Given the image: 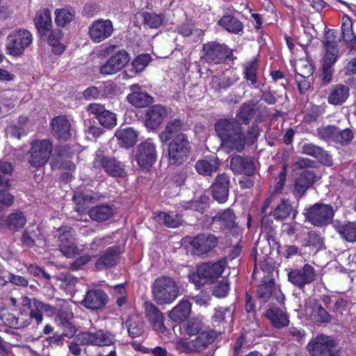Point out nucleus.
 I'll return each mask as SVG.
<instances>
[{
  "instance_id": "58836bf2",
  "label": "nucleus",
  "mask_w": 356,
  "mask_h": 356,
  "mask_svg": "<svg viewBox=\"0 0 356 356\" xmlns=\"http://www.w3.org/2000/svg\"><path fill=\"white\" fill-rule=\"evenodd\" d=\"M218 24L229 33L238 34L243 31V25L241 21L232 15H225Z\"/></svg>"
},
{
  "instance_id": "f3484780",
  "label": "nucleus",
  "mask_w": 356,
  "mask_h": 356,
  "mask_svg": "<svg viewBox=\"0 0 356 356\" xmlns=\"http://www.w3.org/2000/svg\"><path fill=\"white\" fill-rule=\"evenodd\" d=\"M315 277V270L309 264H305L302 268L293 269L288 273L289 281L299 289L314 282Z\"/></svg>"
},
{
  "instance_id": "603ef678",
  "label": "nucleus",
  "mask_w": 356,
  "mask_h": 356,
  "mask_svg": "<svg viewBox=\"0 0 356 356\" xmlns=\"http://www.w3.org/2000/svg\"><path fill=\"white\" fill-rule=\"evenodd\" d=\"M204 325L202 319L199 318H193L190 319L186 326V332L190 336L197 335L202 332H207L204 330Z\"/></svg>"
},
{
  "instance_id": "2eb2a0df",
  "label": "nucleus",
  "mask_w": 356,
  "mask_h": 356,
  "mask_svg": "<svg viewBox=\"0 0 356 356\" xmlns=\"http://www.w3.org/2000/svg\"><path fill=\"white\" fill-rule=\"evenodd\" d=\"M334 342L329 337L323 334L313 339L307 345V349L312 356H339L334 353L332 348Z\"/></svg>"
},
{
  "instance_id": "473e14b6",
  "label": "nucleus",
  "mask_w": 356,
  "mask_h": 356,
  "mask_svg": "<svg viewBox=\"0 0 356 356\" xmlns=\"http://www.w3.org/2000/svg\"><path fill=\"white\" fill-rule=\"evenodd\" d=\"M349 96V88L343 84H336L330 89L327 102L332 105L343 104Z\"/></svg>"
},
{
  "instance_id": "cd10ccee",
  "label": "nucleus",
  "mask_w": 356,
  "mask_h": 356,
  "mask_svg": "<svg viewBox=\"0 0 356 356\" xmlns=\"http://www.w3.org/2000/svg\"><path fill=\"white\" fill-rule=\"evenodd\" d=\"M33 22L41 36L47 35L52 26L51 12L48 8H43L37 12Z\"/></svg>"
},
{
  "instance_id": "4d7b16f0",
  "label": "nucleus",
  "mask_w": 356,
  "mask_h": 356,
  "mask_svg": "<svg viewBox=\"0 0 356 356\" xmlns=\"http://www.w3.org/2000/svg\"><path fill=\"white\" fill-rule=\"evenodd\" d=\"M337 127L333 125H327L317 129L318 136L326 141L335 142Z\"/></svg>"
},
{
  "instance_id": "bb28decb",
  "label": "nucleus",
  "mask_w": 356,
  "mask_h": 356,
  "mask_svg": "<svg viewBox=\"0 0 356 356\" xmlns=\"http://www.w3.org/2000/svg\"><path fill=\"white\" fill-rule=\"evenodd\" d=\"M107 300L106 294L100 289L87 292L82 304L90 309H99L105 306Z\"/></svg>"
},
{
  "instance_id": "f8f14e48",
  "label": "nucleus",
  "mask_w": 356,
  "mask_h": 356,
  "mask_svg": "<svg viewBox=\"0 0 356 356\" xmlns=\"http://www.w3.org/2000/svg\"><path fill=\"white\" fill-rule=\"evenodd\" d=\"M94 165L101 167L110 176L113 177H122L125 176L124 165L116 159L104 156L102 153H97Z\"/></svg>"
},
{
  "instance_id": "6e6d98bb",
  "label": "nucleus",
  "mask_w": 356,
  "mask_h": 356,
  "mask_svg": "<svg viewBox=\"0 0 356 356\" xmlns=\"http://www.w3.org/2000/svg\"><path fill=\"white\" fill-rule=\"evenodd\" d=\"M305 245L317 251L321 250L323 247V239L318 233L314 231H311L307 233Z\"/></svg>"
},
{
  "instance_id": "9d476101",
  "label": "nucleus",
  "mask_w": 356,
  "mask_h": 356,
  "mask_svg": "<svg viewBox=\"0 0 356 356\" xmlns=\"http://www.w3.org/2000/svg\"><path fill=\"white\" fill-rule=\"evenodd\" d=\"M192 253L197 256H204L211 252L218 243V237L211 234H198L190 238Z\"/></svg>"
},
{
  "instance_id": "7c9ffc66",
  "label": "nucleus",
  "mask_w": 356,
  "mask_h": 356,
  "mask_svg": "<svg viewBox=\"0 0 356 356\" xmlns=\"http://www.w3.org/2000/svg\"><path fill=\"white\" fill-rule=\"evenodd\" d=\"M315 165V162L306 158L298 159L294 163L295 169H302L300 173L303 177L304 181L307 182L308 186L310 187L316 181V176L312 168Z\"/></svg>"
},
{
  "instance_id": "7ed1b4c3",
  "label": "nucleus",
  "mask_w": 356,
  "mask_h": 356,
  "mask_svg": "<svg viewBox=\"0 0 356 356\" xmlns=\"http://www.w3.org/2000/svg\"><path fill=\"white\" fill-rule=\"evenodd\" d=\"M227 266L222 259L216 262H207L198 266L197 272L190 275V280L198 288L206 283H212L220 277Z\"/></svg>"
},
{
  "instance_id": "69168bd1",
  "label": "nucleus",
  "mask_w": 356,
  "mask_h": 356,
  "mask_svg": "<svg viewBox=\"0 0 356 356\" xmlns=\"http://www.w3.org/2000/svg\"><path fill=\"white\" fill-rule=\"evenodd\" d=\"M353 138V134L350 129H345L342 131H340L337 128L335 143H340L341 145L346 144L351 141Z\"/></svg>"
},
{
  "instance_id": "a211bd4d",
  "label": "nucleus",
  "mask_w": 356,
  "mask_h": 356,
  "mask_svg": "<svg viewBox=\"0 0 356 356\" xmlns=\"http://www.w3.org/2000/svg\"><path fill=\"white\" fill-rule=\"evenodd\" d=\"M170 112V108L161 104L150 106L145 115V127L152 130L158 129Z\"/></svg>"
},
{
  "instance_id": "774afa93",
  "label": "nucleus",
  "mask_w": 356,
  "mask_h": 356,
  "mask_svg": "<svg viewBox=\"0 0 356 356\" xmlns=\"http://www.w3.org/2000/svg\"><path fill=\"white\" fill-rule=\"evenodd\" d=\"M120 71V69L109 58L99 67L100 73L104 75H112Z\"/></svg>"
},
{
  "instance_id": "a878e982",
  "label": "nucleus",
  "mask_w": 356,
  "mask_h": 356,
  "mask_svg": "<svg viewBox=\"0 0 356 356\" xmlns=\"http://www.w3.org/2000/svg\"><path fill=\"white\" fill-rule=\"evenodd\" d=\"M230 168L235 174H244L248 177L254 172V163L250 158L234 156L230 161Z\"/></svg>"
},
{
  "instance_id": "864d4df0",
  "label": "nucleus",
  "mask_w": 356,
  "mask_h": 356,
  "mask_svg": "<svg viewBox=\"0 0 356 356\" xmlns=\"http://www.w3.org/2000/svg\"><path fill=\"white\" fill-rule=\"evenodd\" d=\"M292 211V207L287 200H282L273 211V216L276 219H285Z\"/></svg>"
},
{
  "instance_id": "052dcab7",
  "label": "nucleus",
  "mask_w": 356,
  "mask_h": 356,
  "mask_svg": "<svg viewBox=\"0 0 356 356\" xmlns=\"http://www.w3.org/2000/svg\"><path fill=\"white\" fill-rule=\"evenodd\" d=\"M145 24L151 29H156L161 26L163 18L161 15L156 13H145L143 14Z\"/></svg>"
},
{
  "instance_id": "bf43d9fd",
  "label": "nucleus",
  "mask_w": 356,
  "mask_h": 356,
  "mask_svg": "<svg viewBox=\"0 0 356 356\" xmlns=\"http://www.w3.org/2000/svg\"><path fill=\"white\" fill-rule=\"evenodd\" d=\"M109 59L120 70H122L129 63V56L124 50H120L109 58Z\"/></svg>"
},
{
  "instance_id": "6e6552de",
  "label": "nucleus",
  "mask_w": 356,
  "mask_h": 356,
  "mask_svg": "<svg viewBox=\"0 0 356 356\" xmlns=\"http://www.w3.org/2000/svg\"><path fill=\"white\" fill-rule=\"evenodd\" d=\"M306 219L316 227L328 225L334 217V210L331 205L315 204L306 212Z\"/></svg>"
},
{
  "instance_id": "a18cd8bd",
  "label": "nucleus",
  "mask_w": 356,
  "mask_h": 356,
  "mask_svg": "<svg viewBox=\"0 0 356 356\" xmlns=\"http://www.w3.org/2000/svg\"><path fill=\"white\" fill-rule=\"evenodd\" d=\"M126 326L129 336L132 337H139L144 332L143 323L138 316H130L126 322Z\"/></svg>"
},
{
  "instance_id": "ea45409f",
  "label": "nucleus",
  "mask_w": 356,
  "mask_h": 356,
  "mask_svg": "<svg viewBox=\"0 0 356 356\" xmlns=\"http://www.w3.org/2000/svg\"><path fill=\"white\" fill-rule=\"evenodd\" d=\"M301 152L318 159L322 162H330V158L321 147L312 143H303L301 146Z\"/></svg>"
},
{
  "instance_id": "c85d7f7f",
  "label": "nucleus",
  "mask_w": 356,
  "mask_h": 356,
  "mask_svg": "<svg viewBox=\"0 0 356 356\" xmlns=\"http://www.w3.org/2000/svg\"><path fill=\"white\" fill-rule=\"evenodd\" d=\"M120 252L121 250L118 246L108 248L97 260L95 263L96 268L102 270L113 266L116 264Z\"/></svg>"
},
{
  "instance_id": "0eeeda50",
  "label": "nucleus",
  "mask_w": 356,
  "mask_h": 356,
  "mask_svg": "<svg viewBox=\"0 0 356 356\" xmlns=\"http://www.w3.org/2000/svg\"><path fill=\"white\" fill-rule=\"evenodd\" d=\"M52 151V144L48 139L34 141L29 150L28 161L33 168L44 165L48 161Z\"/></svg>"
},
{
  "instance_id": "4c0bfd02",
  "label": "nucleus",
  "mask_w": 356,
  "mask_h": 356,
  "mask_svg": "<svg viewBox=\"0 0 356 356\" xmlns=\"http://www.w3.org/2000/svg\"><path fill=\"white\" fill-rule=\"evenodd\" d=\"M154 217L156 221L166 227L170 228H176L179 227L182 223V218L180 215L175 213H168L165 212L155 213Z\"/></svg>"
},
{
  "instance_id": "e2e57ef3",
  "label": "nucleus",
  "mask_w": 356,
  "mask_h": 356,
  "mask_svg": "<svg viewBox=\"0 0 356 356\" xmlns=\"http://www.w3.org/2000/svg\"><path fill=\"white\" fill-rule=\"evenodd\" d=\"M151 60L149 54H145L139 55L132 62L131 65L136 72H142Z\"/></svg>"
},
{
  "instance_id": "37998d69",
  "label": "nucleus",
  "mask_w": 356,
  "mask_h": 356,
  "mask_svg": "<svg viewBox=\"0 0 356 356\" xmlns=\"http://www.w3.org/2000/svg\"><path fill=\"white\" fill-rule=\"evenodd\" d=\"M63 325L65 327L69 329L68 331H64L62 334H54L52 337H49L47 339V341L50 346H61L63 345L64 337H72L76 332V329L72 324L65 321L63 323Z\"/></svg>"
},
{
  "instance_id": "338daca9",
  "label": "nucleus",
  "mask_w": 356,
  "mask_h": 356,
  "mask_svg": "<svg viewBox=\"0 0 356 356\" xmlns=\"http://www.w3.org/2000/svg\"><path fill=\"white\" fill-rule=\"evenodd\" d=\"M307 182L305 181L303 177L300 176L296 179L294 185V193L296 196L302 197L305 195L307 190L309 188Z\"/></svg>"
},
{
  "instance_id": "1a4fd4ad",
  "label": "nucleus",
  "mask_w": 356,
  "mask_h": 356,
  "mask_svg": "<svg viewBox=\"0 0 356 356\" xmlns=\"http://www.w3.org/2000/svg\"><path fill=\"white\" fill-rule=\"evenodd\" d=\"M58 237L60 251L67 257L72 258L79 254L80 250L76 245L75 232L69 227H61L56 232Z\"/></svg>"
},
{
  "instance_id": "09e8293b",
  "label": "nucleus",
  "mask_w": 356,
  "mask_h": 356,
  "mask_svg": "<svg viewBox=\"0 0 356 356\" xmlns=\"http://www.w3.org/2000/svg\"><path fill=\"white\" fill-rule=\"evenodd\" d=\"M325 54L322 60V64L333 65L336 62L338 56L337 42H329L327 46H324Z\"/></svg>"
},
{
  "instance_id": "0e129e2a",
  "label": "nucleus",
  "mask_w": 356,
  "mask_h": 356,
  "mask_svg": "<svg viewBox=\"0 0 356 356\" xmlns=\"http://www.w3.org/2000/svg\"><path fill=\"white\" fill-rule=\"evenodd\" d=\"M296 72L302 78H308L313 74V67L303 60H300L296 67Z\"/></svg>"
},
{
  "instance_id": "4be33fe9",
  "label": "nucleus",
  "mask_w": 356,
  "mask_h": 356,
  "mask_svg": "<svg viewBox=\"0 0 356 356\" xmlns=\"http://www.w3.org/2000/svg\"><path fill=\"white\" fill-rule=\"evenodd\" d=\"M275 289V283L273 279L267 277L258 286L257 289V297L263 302H266L269 300L273 293H275L277 300L280 302H283L284 299L283 294L281 291L276 292Z\"/></svg>"
},
{
  "instance_id": "de8ad7c7",
  "label": "nucleus",
  "mask_w": 356,
  "mask_h": 356,
  "mask_svg": "<svg viewBox=\"0 0 356 356\" xmlns=\"http://www.w3.org/2000/svg\"><path fill=\"white\" fill-rule=\"evenodd\" d=\"M339 234L346 241L350 242L356 241V223L348 222L337 227Z\"/></svg>"
},
{
  "instance_id": "dca6fc26",
  "label": "nucleus",
  "mask_w": 356,
  "mask_h": 356,
  "mask_svg": "<svg viewBox=\"0 0 356 356\" xmlns=\"http://www.w3.org/2000/svg\"><path fill=\"white\" fill-rule=\"evenodd\" d=\"M113 32V23L109 19H97L88 27V35L95 43H99L109 38Z\"/></svg>"
},
{
  "instance_id": "3c124183",
  "label": "nucleus",
  "mask_w": 356,
  "mask_h": 356,
  "mask_svg": "<svg viewBox=\"0 0 356 356\" xmlns=\"http://www.w3.org/2000/svg\"><path fill=\"white\" fill-rule=\"evenodd\" d=\"M63 35L62 31L58 29L51 30L47 37V42L49 45L55 48L57 54H60L64 51V46L60 44V40Z\"/></svg>"
},
{
  "instance_id": "c03bdc74",
  "label": "nucleus",
  "mask_w": 356,
  "mask_h": 356,
  "mask_svg": "<svg viewBox=\"0 0 356 356\" xmlns=\"http://www.w3.org/2000/svg\"><path fill=\"white\" fill-rule=\"evenodd\" d=\"M55 23L58 26L64 27L75 17L74 10L69 8H58L55 10Z\"/></svg>"
},
{
  "instance_id": "aec40b11",
  "label": "nucleus",
  "mask_w": 356,
  "mask_h": 356,
  "mask_svg": "<svg viewBox=\"0 0 356 356\" xmlns=\"http://www.w3.org/2000/svg\"><path fill=\"white\" fill-rule=\"evenodd\" d=\"M145 314L153 330L159 333H163L166 327L163 323V316L159 309L153 303H144Z\"/></svg>"
},
{
  "instance_id": "c756f323",
  "label": "nucleus",
  "mask_w": 356,
  "mask_h": 356,
  "mask_svg": "<svg viewBox=\"0 0 356 356\" xmlns=\"http://www.w3.org/2000/svg\"><path fill=\"white\" fill-rule=\"evenodd\" d=\"M220 166V161L216 156L206 157L204 159L198 160L195 163V170L199 175L204 176H211L216 172Z\"/></svg>"
},
{
  "instance_id": "9b49d317",
  "label": "nucleus",
  "mask_w": 356,
  "mask_h": 356,
  "mask_svg": "<svg viewBox=\"0 0 356 356\" xmlns=\"http://www.w3.org/2000/svg\"><path fill=\"white\" fill-rule=\"evenodd\" d=\"M77 341L82 344H91L99 346H112L115 343V337L111 333L98 330L95 332H85L77 335Z\"/></svg>"
},
{
  "instance_id": "5fc2aeb1",
  "label": "nucleus",
  "mask_w": 356,
  "mask_h": 356,
  "mask_svg": "<svg viewBox=\"0 0 356 356\" xmlns=\"http://www.w3.org/2000/svg\"><path fill=\"white\" fill-rule=\"evenodd\" d=\"M209 198L206 196H201L200 200L186 202L183 205L184 209H192L202 213L207 207Z\"/></svg>"
},
{
  "instance_id": "20e7f679",
  "label": "nucleus",
  "mask_w": 356,
  "mask_h": 356,
  "mask_svg": "<svg viewBox=\"0 0 356 356\" xmlns=\"http://www.w3.org/2000/svg\"><path fill=\"white\" fill-rule=\"evenodd\" d=\"M216 337V333L212 330L202 332L197 334L195 339L187 341L179 339L176 341L177 349L186 354L200 353L204 350L209 344L213 343Z\"/></svg>"
},
{
  "instance_id": "13d9d810",
  "label": "nucleus",
  "mask_w": 356,
  "mask_h": 356,
  "mask_svg": "<svg viewBox=\"0 0 356 356\" xmlns=\"http://www.w3.org/2000/svg\"><path fill=\"white\" fill-rule=\"evenodd\" d=\"M257 63L256 60L249 62L245 67V79L250 81L252 85H255L257 83Z\"/></svg>"
},
{
  "instance_id": "f704fd0d",
  "label": "nucleus",
  "mask_w": 356,
  "mask_h": 356,
  "mask_svg": "<svg viewBox=\"0 0 356 356\" xmlns=\"http://www.w3.org/2000/svg\"><path fill=\"white\" fill-rule=\"evenodd\" d=\"M184 122L179 119L169 121L165 129L159 134V138L162 143H166L173 139L183 129Z\"/></svg>"
},
{
  "instance_id": "a19ab883",
  "label": "nucleus",
  "mask_w": 356,
  "mask_h": 356,
  "mask_svg": "<svg viewBox=\"0 0 356 356\" xmlns=\"http://www.w3.org/2000/svg\"><path fill=\"white\" fill-rule=\"evenodd\" d=\"M251 103H245L239 108L235 119H228L234 120L239 126L241 124H247L250 122L254 115V108Z\"/></svg>"
},
{
  "instance_id": "49530a36",
  "label": "nucleus",
  "mask_w": 356,
  "mask_h": 356,
  "mask_svg": "<svg viewBox=\"0 0 356 356\" xmlns=\"http://www.w3.org/2000/svg\"><path fill=\"white\" fill-rule=\"evenodd\" d=\"M213 222L219 223L224 229L230 228L235 224V215L231 209H227L216 215Z\"/></svg>"
},
{
  "instance_id": "412c9836",
  "label": "nucleus",
  "mask_w": 356,
  "mask_h": 356,
  "mask_svg": "<svg viewBox=\"0 0 356 356\" xmlns=\"http://www.w3.org/2000/svg\"><path fill=\"white\" fill-rule=\"evenodd\" d=\"M229 179L227 174L218 175L211 186L213 197L219 203H224L229 195Z\"/></svg>"
},
{
  "instance_id": "39448f33",
  "label": "nucleus",
  "mask_w": 356,
  "mask_h": 356,
  "mask_svg": "<svg viewBox=\"0 0 356 356\" xmlns=\"http://www.w3.org/2000/svg\"><path fill=\"white\" fill-rule=\"evenodd\" d=\"M191 152V146L186 134L180 133L168 145V159L171 164L179 165L185 162Z\"/></svg>"
},
{
  "instance_id": "5701e85b",
  "label": "nucleus",
  "mask_w": 356,
  "mask_h": 356,
  "mask_svg": "<svg viewBox=\"0 0 356 356\" xmlns=\"http://www.w3.org/2000/svg\"><path fill=\"white\" fill-rule=\"evenodd\" d=\"M272 326L276 329H282L289 324V317L284 309L270 307L265 314Z\"/></svg>"
},
{
  "instance_id": "2f4dec72",
  "label": "nucleus",
  "mask_w": 356,
  "mask_h": 356,
  "mask_svg": "<svg viewBox=\"0 0 356 356\" xmlns=\"http://www.w3.org/2000/svg\"><path fill=\"white\" fill-rule=\"evenodd\" d=\"M315 165V162L306 158L298 159L294 163L295 169H302L300 173L303 177L304 181L307 182L308 186L310 187L316 181V176L312 168Z\"/></svg>"
},
{
  "instance_id": "72a5a7b5",
  "label": "nucleus",
  "mask_w": 356,
  "mask_h": 356,
  "mask_svg": "<svg viewBox=\"0 0 356 356\" xmlns=\"http://www.w3.org/2000/svg\"><path fill=\"white\" fill-rule=\"evenodd\" d=\"M191 303L182 299L169 312L168 317L174 322L180 323L189 317L191 313Z\"/></svg>"
},
{
  "instance_id": "393cba45",
  "label": "nucleus",
  "mask_w": 356,
  "mask_h": 356,
  "mask_svg": "<svg viewBox=\"0 0 356 356\" xmlns=\"http://www.w3.org/2000/svg\"><path fill=\"white\" fill-rule=\"evenodd\" d=\"M131 91L127 95V100L136 107L143 108L147 106L152 102V97L145 92L141 91V87L138 84H133L129 86Z\"/></svg>"
},
{
  "instance_id": "8fccbe9b",
  "label": "nucleus",
  "mask_w": 356,
  "mask_h": 356,
  "mask_svg": "<svg viewBox=\"0 0 356 356\" xmlns=\"http://www.w3.org/2000/svg\"><path fill=\"white\" fill-rule=\"evenodd\" d=\"M341 33L343 40L349 43L355 40L353 31V22L348 16H343L341 19Z\"/></svg>"
},
{
  "instance_id": "ddd939ff",
  "label": "nucleus",
  "mask_w": 356,
  "mask_h": 356,
  "mask_svg": "<svg viewBox=\"0 0 356 356\" xmlns=\"http://www.w3.org/2000/svg\"><path fill=\"white\" fill-rule=\"evenodd\" d=\"M203 58L208 63L218 64L223 62L230 55L231 50L224 44L211 42L202 47Z\"/></svg>"
},
{
  "instance_id": "f03ea898",
  "label": "nucleus",
  "mask_w": 356,
  "mask_h": 356,
  "mask_svg": "<svg viewBox=\"0 0 356 356\" xmlns=\"http://www.w3.org/2000/svg\"><path fill=\"white\" fill-rule=\"evenodd\" d=\"M152 295L154 301L159 305L171 304L179 296V286L172 277L161 276L152 284Z\"/></svg>"
},
{
  "instance_id": "4468645a",
  "label": "nucleus",
  "mask_w": 356,
  "mask_h": 356,
  "mask_svg": "<svg viewBox=\"0 0 356 356\" xmlns=\"http://www.w3.org/2000/svg\"><path fill=\"white\" fill-rule=\"evenodd\" d=\"M156 155L155 144L147 139L138 145L136 160L140 168L148 169L156 161Z\"/></svg>"
},
{
  "instance_id": "e433bc0d",
  "label": "nucleus",
  "mask_w": 356,
  "mask_h": 356,
  "mask_svg": "<svg viewBox=\"0 0 356 356\" xmlns=\"http://www.w3.org/2000/svg\"><path fill=\"white\" fill-rule=\"evenodd\" d=\"M114 213L112 207L101 204L91 208L88 211L90 218L97 222H104L110 219Z\"/></svg>"
},
{
  "instance_id": "6ab92c4d",
  "label": "nucleus",
  "mask_w": 356,
  "mask_h": 356,
  "mask_svg": "<svg viewBox=\"0 0 356 356\" xmlns=\"http://www.w3.org/2000/svg\"><path fill=\"white\" fill-rule=\"evenodd\" d=\"M87 111L94 115L99 124L105 128L112 129L117 124L115 114L106 110L105 107L100 104H90L87 108Z\"/></svg>"
},
{
  "instance_id": "b1692460",
  "label": "nucleus",
  "mask_w": 356,
  "mask_h": 356,
  "mask_svg": "<svg viewBox=\"0 0 356 356\" xmlns=\"http://www.w3.org/2000/svg\"><path fill=\"white\" fill-rule=\"evenodd\" d=\"M52 134L60 140H67L71 136V125L65 116L54 118L51 121Z\"/></svg>"
},
{
  "instance_id": "79ce46f5",
  "label": "nucleus",
  "mask_w": 356,
  "mask_h": 356,
  "mask_svg": "<svg viewBox=\"0 0 356 356\" xmlns=\"http://www.w3.org/2000/svg\"><path fill=\"white\" fill-rule=\"evenodd\" d=\"M5 223L9 229L18 231L26 225V218L22 212L16 211L7 216Z\"/></svg>"
},
{
  "instance_id": "423d86ee",
  "label": "nucleus",
  "mask_w": 356,
  "mask_h": 356,
  "mask_svg": "<svg viewBox=\"0 0 356 356\" xmlns=\"http://www.w3.org/2000/svg\"><path fill=\"white\" fill-rule=\"evenodd\" d=\"M33 42L32 34L26 29L12 31L7 37L6 49L13 56H21Z\"/></svg>"
},
{
  "instance_id": "c9c22d12",
  "label": "nucleus",
  "mask_w": 356,
  "mask_h": 356,
  "mask_svg": "<svg viewBox=\"0 0 356 356\" xmlns=\"http://www.w3.org/2000/svg\"><path fill=\"white\" fill-rule=\"evenodd\" d=\"M115 136L120 145L126 148L133 147L137 141L136 132L132 128L118 129Z\"/></svg>"
},
{
  "instance_id": "680f3d73",
  "label": "nucleus",
  "mask_w": 356,
  "mask_h": 356,
  "mask_svg": "<svg viewBox=\"0 0 356 356\" xmlns=\"http://www.w3.org/2000/svg\"><path fill=\"white\" fill-rule=\"evenodd\" d=\"M234 81L229 77H218L213 76L211 86L213 88L216 90H220L222 89H226L234 83Z\"/></svg>"
},
{
  "instance_id": "f257e3e1",
  "label": "nucleus",
  "mask_w": 356,
  "mask_h": 356,
  "mask_svg": "<svg viewBox=\"0 0 356 356\" xmlns=\"http://www.w3.org/2000/svg\"><path fill=\"white\" fill-rule=\"evenodd\" d=\"M216 131L221 140L222 147L230 152H241L245 145H252L259 135V128L253 124L248 128L247 134L234 120L220 119L215 124Z\"/></svg>"
}]
</instances>
